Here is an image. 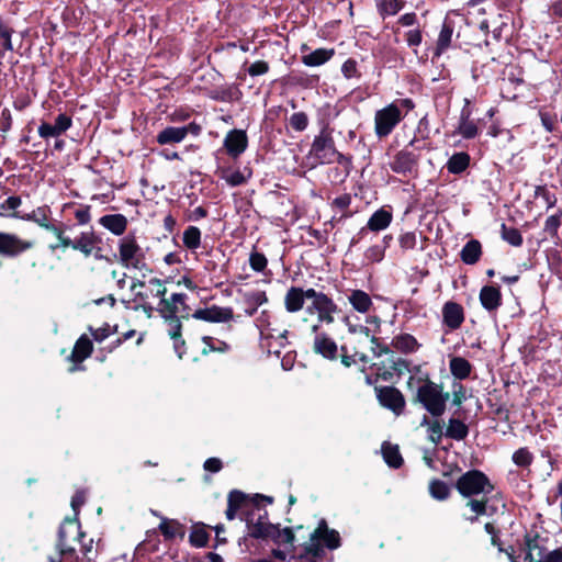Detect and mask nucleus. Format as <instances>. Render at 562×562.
<instances>
[{
	"mask_svg": "<svg viewBox=\"0 0 562 562\" xmlns=\"http://www.w3.org/2000/svg\"><path fill=\"white\" fill-rule=\"evenodd\" d=\"M403 0H379L376 9L382 18L395 15L404 8Z\"/></svg>",
	"mask_w": 562,
	"mask_h": 562,
	"instance_id": "obj_39",
	"label": "nucleus"
},
{
	"mask_svg": "<svg viewBox=\"0 0 562 562\" xmlns=\"http://www.w3.org/2000/svg\"><path fill=\"white\" fill-rule=\"evenodd\" d=\"M470 165V156L469 154L461 151L453 154L449 160L447 161V170L450 173L459 175L463 172Z\"/></svg>",
	"mask_w": 562,
	"mask_h": 562,
	"instance_id": "obj_36",
	"label": "nucleus"
},
{
	"mask_svg": "<svg viewBox=\"0 0 562 562\" xmlns=\"http://www.w3.org/2000/svg\"><path fill=\"white\" fill-rule=\"evenodd\" d=\"M456 488L464 498L486 496L494 491V484L480 470H470L456 481Z\"/></svg>",
	"mask_w": 562,
	"mask_h": 562,
	"instance_id": "obj_5",
	"label": "nucleus"
},
{
	"mask_svg": "<svg viewBox=\"0 0 562 562\" xmlns=\"http://www.w3.org/2000/svg\"><path fill=\"white\" fill-rule=\"evenodd\" d=\"M244 302L246 304V314L252 316L259 306L268 302V297L265 291H248L244 293Z\"/></svg>",
	"mask_w": 562,
	"mask_h": 562,
	"instance_id": "obj_27",
	"label": "nucleus"
},
{
	"mask_svg": "<svg viewBox=\"0 0 562 562\" xmlns=\"http://www.w3.org/2000/svg\"><path fill=\"white\" fill-rule=\"evenodd\" d=\"M535 196L541 198L546 202L547 209L553 207L558 201L555 194L550 192L546 186L536 187Z\"/></svg>",
	"mask_w": 562,
	"mask_h": 562,
	"instance_id": "obj_54",
	"label": "nucleus"
},
{
	"mask_svg": "<svg viewBox=\"0 0 562 562\" xmlns=\"http://www.w3.org/2000/svg\"><path fill=\"white\" fill-rule=\"evenodd\" d=\"M248 146V137L244 130H232L224 138V147L233 158H238Z\"/></svg>",
	"mask_w": 562,
	"mask_h": 562,
	"instance_id": "obj_18",
	"label": "nucleus"
},
{
	"mask_svg": "<svg viewBox=\"0 0 562 562\" xmlns=\"http://www.w3.org/2000/svg\"><path fill=\"white\" fill-rule=\"evenodd\" d=\"M393 220L392 213L380 209L375 211L368 220L367 226L362 227L358 235H364L367 231L380 232L386 229Z\"/></svg>",
	"mask_w": 562,
	"mask_h": 562,
	"instance_id": "obj_23",
	"label": "nucleus"
},
{
	"mask_svg": "<svg viewBox=\"0 0 562 562\" xmlns=\"http://www.w3.org/2000/svg\"><path fill=\"white\" fill-rule=\"evenodd\" d=\"M454 27L452 22L445 20L437 40L436 55H441L450 47Z\"/></svg>",
	"mask_w": 562,
	"mask_h": 562,
	"instance_id": "obj_30",
	"label": "nucleus"
},
{
	"mask_svg": "<svg viewBox=\"0 0 562 562\" xmlns=\"http://www.w3.org/2000/svg\"><path fill=\"white\" fill-rule=\"evenodd\" d=\"M405 38L409 47L419 46L423 40L422 32L419 29L409 30L406 32Z\"/></svg>",
	"mask_w": 562,
	"mask_h": 562,
	"instance_id": "obj_61",
	"label": "nucleus"
},
{
	"mask_svg": "<svg viewBox=\"0 0 562 562\" xmlns=\"http://www.w3.org/2000/svg\"><path fill=\"white\" fill-rule=\"evenodd\" d=\"M167 322V333L171 339L179 338L181 336V322L179 317H164Z\"/></svg>",
	"mask_w": 562,
	"mask_h": 562,
	"instance_id": "obj_57",
	"label": "nucleus"
},
{
	"mask_svg": "<svg viewBox=\"0 0 562 562\" xmlns=\"http://www.w3.org/2000/svg\"><path fill=\"white\" fill-rule=\"evenodd\" d=\"M480 302L486 311H496L502 304L499 289L493 285L483 286L480 291Z\"/></svg>",
	"mask_w": 562,
	"mask_h": 562,
	"instance_id": "obj_25",
	"label": "nucleus"
},
{
	"mask_svg": "<svg viewBox=\"0 0 562 562\" xmlns=\"http://www.w3.org/2000/svg\"><path fill=\"white\" fill-rule=\"evenodd\" d=\"M99 223L115 236H121L127 228V218L123 214H108L100 217Z\"/></svg>",
	"mask_w": 562,
	"mask_h": 562,
	"instance_id": "obj_24",
	"label": "nucleus"
},
{
	"mask_svg": "<svg viewBox=\"0 0 562 562\" xmlns=\"http://www.w3.org/2000/svg\"><path fill=\"white\" fill-rule=\"evenodd\" d=\"M450 394L443 391V386L429 379L423 381L416 389L414 403L422 405L432 417L443 415Z\"/></svg>",
	"mask_w": 562,
	"mask_h": 562,
	"instance_id": "obj_2",
	"label": "nucleus"
},
{
	"mask_svg": "<svg viewBox=\"0 0 562 562\" xmlns=\"http://www.w3.org/2000/svg\"><path fill=\"white\" fill-rule=\"evenodd\" d=\"M398 244L402 250L414 249L417 245V235L415 232H406L398 237Z\"/></svg>",
	"mask_w": 562,
	"mask_h": 562,
	"instance_id": "obj_56",
	"label": "nucleus"
},
{
	"mask_svg": "<svg viewBox=\"0 0 562 562\" xmlns=\"http://www.w3.org/2000/svg\"><path fill=\"white\" fill-rule=\"evenodd\" d=\"M418 160V155L404 148L393 156L389 166L393 172L407 177L417 171Z\"/></svg>",
	"mask_w": 562,
	"mask_h": 562,
	"instance_id": "obj_10",
	"label": "nucleus"
},
{
	"mask_svg": "<svg viewBox=\"0 0 562 562\" xmlns=\"http://www.w3.org/2000/svg\"><path fill=\"white\" fill-rule=\"evenodd\" d=\"M268 538H272L279 544H289L293 548L294 542V533L293 530L289 527L283 529H279L273 525L271 533L268 535Z\"/></svg>",
	"mask_w": 562,
	"mask_h": 562,
	"instance_id": "obj_42",
	"label": "nucleus"
},
{
	"mask_svg": "<svg viewBox=\"0 0 562 562\" xmlns=\"http://www.w3.org/2000/svg\"><path fill=\"white\" fill-rule=\"evenodd\" d=\"M385 256V246L375 244L364 251V259L370 263L381 262Z\"/></svg>",
	"mask_w": 562,
	"mask_h": 562,
	"instance_id": "obj_49",
	"label": "nucleus"
},
{
	"mask_svg": "<svg viewBox=\"0 0 562 562\" xmlns=\"http://www.w3.org/2000/svg\"><path fill=\"white\" fill-rule=\"evenodd\" d=\"M26 218L30 221H34L41 227L52 232L55 235V237L58 240V244L50 246L53 250L61 247L64 239L66 238L65 232L68 228L67 225H65L64 223H60L59 225L50 223L46 216L45 209L43 207H38L32 214L27 215Z\"/></svg>",
	"mask_w": 562,
	"mask_h": 562,
	"instance_id": "obj_13",
	"label": "nucleus"
},
{
	"mask_svg": "<svg viewBox=\"0 0 562 562\" xmlns=\"http://www.w3.org/2000/svg\"><path fill=\"white\" fill-rule=\"evenodd\" d=\"M449 369L454 378L463 380L471 374L472 366L462 357H453L449 362Z\"/></svg>",
	"mask_w": 562,
	"mask_h": 562,
	"instance_id": "obj_35",
	"label": "nucleus"
},
{
	"mask_svg": "<svg viewBox=\"0 0 562 562\" xmlns=\"http://www.w3.org/2000/svg\"><path fill=\"white\" fill-rule=\"evenodd\" d=\"M183 245L191 251L196 250L201 246V231L196 226H189L182 235Z\"/></svg>",
	"mask_w": 562,
	"mask_h": 562,
	"instance_id": "obj_40",
	"label": "nucleus"
},
{
	"mask_svg": "<svg viewBox=\"0 0 562 562\" xmlns=\"http://www.w3.org/2000/svg\"><path fill=\"white\" fill-rule=\"evenodd\" d=\"M469 434L468 426L460 419L450 418L445 436L453 440H463Z\"/></svg>",
	"mask_w": 562,
	"mask_h": 562,
	"instance_id": "obj_37",
	"label": "nucleus"
},
{
	"mask_svg": "<svg viewBox=\"0 0 562 562\" xmlns=\"http://www.w3.org/2000/svg\"><path fill=\"white\" fill-rule=\"evenodd\" d=\"M538 562H562V550L555 549L543 554Z\"/></svg>",
	"mask_w": 562,
	"mask_h": 562,
	"instance_id": "obj_64",
	"label": "nucleus"
},
{
	"mask_svg": "<svg viewBox=\"0 0 562 562\" xmlns=\"http://www.w3.org/2000/svg\"><path fill=\"white\" fill-rule=\"evenodd\" d=\"M382 454L384 461L392 468H400L403 463V459L397 446L384 442L382 445Z\"/></svg>",
	"mask_w": 562,
	"mask_h": 562,
	"instance_id": "obj_38",
	"label": "nucleus"
},
{
	"mask_svg": "<svg viewBox=\"0 0 562 562\" xmlns=\"http://www.w3.org/2000/svg\"><path fill=\"white\" fill-rule=\"evenodd\" d=\"M429 493L437 501H445L450 495L449 485L441 480H432L429 483Z\"/></svg>",
	"mask_w": 562,
	"mask_h": 562,
	"instance_id": "obj_46",
	"label": "nucleus"
},
{
	"mask_svg": "<svg viewBox=\"0 0 562 562\" xmlns=\"http://www.w3.org/2000/svg\"><path fill=\"white\" fill-rule=\"evenodd\" d=\"M81 543V562H94L95 553L93 554V539L90 538L87 541L85 540L86 536L77 537Z\"/></svg>",
	"mask_w": 562,
	"mask_h": 562,
	"instance_id": "obj_52",
	"label": "nucleus"
},
{
	"mask_svg": "<svg viewBox=\"0 0 562 562\" xmlns=\"http://www.w3.org/2000/svg\"><path fill=\"white\" fill-rule=\"evenodd\" d=\"M334 56V49L317 48L314 52L304 55L303 64L310 67H316L325 64Z\"/></svg>",
	"mask_w": 562,
	"mask_h": 562,
	"instance_id": "obj_34",
	"label": "nucleus"
},
{
	"mask_svg": "<svg viewBox=\"0 0 562 562\" xmlns=\"http://www.w3.org/2000/svg\"><path fill=\"white\" fill-rule=\"evenodd\" d=\"M452 403L453 405H461L463 401L465 400V389L460 383H454L452 386Z\"/></svg>",
	"mask_w": 562,
	"mask_h": 562,
	"instance_id": "obj_63",
	"label": "nucleus"
},
{
	"mask_svg": "<svg viewBox=\"0 0 562 562\" xmlns=\"http://www.w3.org/2000/svg\"><path fill=\"white\" fill-rule=\"evenodd\" d=\"M485 497L486 496H482V498H469L467 502V507H469L471 512L475 514V516L467 518L469 521L475 522L479 516L487 514V499Z\"/></svg>",
	"mask_w": 562,
	"mask_h": 562,
	"instance_id": "obj_45",
	"label": "nucleus"
},
{
	"mask_svg": "<svg viewBox=\"0 0 562 562\" xmlns=\"http://www.w3.org/2000/svg\"><path fill=\"white\" fill-rule=\"evenodd\" d=\"M92 352V342L87 336H81L75 344L70 359L74 362H82Z\"/></svg>",
	"mask_w": 562,
	"mask_h": 562,
	"instance_id": "obj_33",
	"label": "nucleus"
},
{
	"mask_svg": "<svg viewBox=\"0 0 562 562\" xmlns=\"http://www.w3.org/2000/svg\"><path fill=\"white\" fill-rule=\"evenodd\" d=\"M268 265L267 257L257 250H252L249 255V266L256 272H262Z\"/></svg>",
	"mask_w": 562,
	"mask_h": 562,
	"instance_id": "obj_50",
	"label": "nucleus"
},
{
	"mask_svg": "<svg viewBox=\"0 0 562 562\" xmlns=\"http://www.w3.org/2000/svg\"><path fill=\"white\" fill-rule=\"evenodd\" d=\"M311 155L318 164L340 162L342 155L335 148L334 139L326 130H323L313 140Z\"/></svg>",
	"mask_w": 562,
	"mask_h": 562,
	"instance_id": "obj_7",
	"label": "nucleus"
},
{
	"mask_svg": "<svg viewBox=\"0 0 562 562\" xmlns=\"http://www.w3.org/2000/svg\"><path fill=\"white\" fill-rule=\"evenodd\" d=\"M21 204H22L21 198L18 195H12V196H9L8 199H5L0 204V210L3 212L15 211L21 206Z\"/></svg>",
	"mask_w": 562,
	"mask_h": 562,
	"instance_id": "obj_60",
	"label": "nucleus"
},
{
	"mask_svg": "<svg viewBox=\"0 0 562 562\" xmlns=\"http://www.w3.org/2000/svg\"><path fill=\"white\" fill-rule=\"evenodd\" d=\"M513 462L518 467H529L532 463L533 456L527 448H519L513 454Z\"/></svg>",
	"mask_w": 562,
	"mask_h": 562,
	"instance_id": "obj_51",
	"label": "nucleus"
},
{
	"mask_svg": "<svg viewBox=\"0 0 562 562\" xmlns=\"http://www.w3.org/2000/svg\"><path fill=\"white\" fill-rule=\"evenodd\" d=\"M502 238L515 247L521 246L524 241L522 236L517 228L507 227L505 224H502Z\"/></svg>",
	"mask_w": 562,
	"mask_h": 562,
	"instance_id": "obj_47",
	"label": "nucleus"
},
{
	"mask_svg": "<svg viewBox=\"0 0 562 562\" xmlns=\"http://www.w3.org/2000/svg\"><path fill=\"white\" fill-rule=\"evenodd\" d=\"M161 521L158 526L159 531L166 539H172L181 532V524L175 519L160 517Z\"/></svg>",
	"mask_w": 562,
	"mask_h": 562,
	"instance_id": "obj_44",
	"label": "nucleus"
},
{
	"mask_svg": "<svg viewBox=\"0 0 562 562\" xmlns=\"http://www.w3.org/2000/svg\"><path fill=\"white\" fill-rule=\"evenodd\" d=\"M464 322L463 307L452 301H449L442 306V323L450 331L461 327Z\"/></svg>",
	"mask_w": 562,
	"mask_h": 562,
	"instance_id": "obj_19",
	"label": "nucleus"
},
{
	"mask_svg": "<svg viewBox=\"0 0 562 562\" xmlns=\"http://www.w3.org/2000/svg\"><path fill=\"white\" fill-rule=\"evenodd\" d=\"M31 241L23 240L14 234L0 232V255L15 257L32 248Z\"/></svg>",
	"mask_w": 562,
	"mask_h": 562,
	"instance_id": "obj_14",
	"label": "nucleus"
},
{
	"mask_svg": "<svg viewBox=\"0 0 562 562\" xmlns=\"http://www.w3.org/2000/svg\"><path fill=\"white\" fill-rule=\"evenodd\" d=\"M315 334L314 338V351L326 359L334 360L337 357V344L325 333Z\"/></svg>",
	"mask_w": 562,
	"mask_h": 562,
	"instance_id": "obj_22",
	"label": "nucleus"
},
{
	"mask_svg": "<svg viewBox=\"0 0 562 562\" xmlns=\"http://www.w3.org/2000/svg\"><path fill=\"white\" fill-rule=\"evenodd\" d=\"M227 509H226V518L228 520H233L237 512L240 513L241 519L245 520L247 509L250 505V501L247 499L246 495L239 491H232L228 495V502H227Z\"/></svg>",
	"mask_w": 562,
	"mask_h": 562,
	"instance_id": "obj_21",
	"label": "nucleus"
},
{
	"mask_svg": "<svg viewBox=\"0 0 562 562\" xmlns=\"http://www.w3.org/2000/svg\"><path fill=\"white\" fill-rule=\"evenodd\" d=\"M251 172L245 175L240 170H235L232 168H221L218 170V176L222 180H224L231 187H238L247 182L250 178Z\"/></svg>",
	"mask_w": 562,
	"mask_h": 562,
	"instance_id": "obj_31",
	"label": "nucleus"
},
{
	"mask_svg": "<svg viewBox=\"0 0 562 562\" xmlns=\"http://www.w3.org/2000/svg\"><path fill=\"white\" fill-rule=\"evenodd\" d=\"M482 256V245L477 239L469 240L460 251V258L465 265L476 263Z\"/></svg>",
	"mask_w": 562,
	"mask_h": 562,
	"instance_id": "obj_26",
	"label": "nucleus"
},
{
	"mask_svg": "<svg viewBox=\"0 0 562 562\" xmlns=\"http://www.w3.org/2000/svg\"><path fill=\"white\" fill-rule=\"evenodd\" d=\"M192 317L195 319L205 321L210 323H227L233 319L234 312L232 307L212 305L205 308L196 310L192 314Z\"/></svg>",
	"mask_w": 562,
	"mask_h": 562,
	"instance_id": "obj_15",
	"label": "nucleus"
},
{
	"mask_svg": "<svg viewBox=\"0 0 562 562\" xmlns=\"http://www.w3.org/2000/svg\"><path fill=\"white\" fill-rule=\"evenodd\" d=\"M472 109L470 108V100L464 99V105L460 112V119L456 128V134L465 139H472L479 134V126L474 120L471 119Z\"/></svg>",
	"mask_w": 562,
	"mask_h": 562,
	"instance_id": "obj_16",
	"label": "nucleus"
},
{
	"mask_svg": "<svg viewBox=\"0 0 562 562\" xmlns=\"http://www.w3.org/2000/svg\"><path fill=\"white\" fill-rule=\"evenodd\" d=\"M190 542L196 548H203L209 542V533L202 528H195L190 533Z\"/></svg>",
	"mask_w": 562,
	"mask_h": 562,
	"instance_id": "obj_55",
	"label": "nucleus"
},
{
	"mask_svg": "<svg viewBox=\"0 0 562 562\" xmlns=\"http://www.w3.org/2000/svg\"><path fill=\"white\" fill-rule=\"evenodd\" d=\"M562 223V211L558 214L551 215L546 220L543 232L552 238H558V232Z\"/></svg>",
	"mask_w": 562,
	"mask_h": 562,
	"instance_id": "obj_48",
	"label": "nucleus"
},
{
	"mask_svg": "<svg viewBox=\"0 0 562 562\" xmlns=\"http://www.w3.org/2000/svg\"><path fill=\"white\" fill-rule=\"evenodd\" d=\"M99 241L100 240L93 231H87L82 232L75 239L66 236L60 248H72L74 250L80 251L86 257H89L92 255L93 249L97 247Z\"/></svg>",
	"mask_w": 562,
	"mask_h": 562,
	"instance_id": "obj_12",
	"label": "nucleus"
},
{
	"mask_svg": "<svg viewBox=\"0 0 562 562\" xmlns=\"http://www.w3.org/2000/svg\"><path fill=\"white\" fill-rule=\"evenodd\" d=\"M270 67L269 64L265 60H257L252 63L248 69L247 72L251 77L262 76L269 71Z\"/></svg>",
	"mask_w": 562,
	"mask_h": 562,
	"instance_id": "obj_59",
	"label": "nucleus"
},
{
	"mask_svg": "<svg viewBox=\"0 0 562 562\" xmlns=\"http://www.w3.org/2000/svg\"><path fill=\"white\" fill-rule=\"evenodd\" d=\"M75 217L79 225H87L91 221L90 206L85 205L75 211Z\"/></svg>",
	"mask_w": 562,
	"mask_h": 562,
	"instance_id": "obj_62",
	"label": "nucleus"
},
{
	"mask_svg": "<svg viewBox=\"0 0 562 562\" xmlns=\"http://www.w3.org/2000/svg\"><path fill=\"white\" fill-rule=\"evenodd\" d=\"M351 306L359 313H368L373 303L370 295L362 290H352L348 296Z\"/></svg>",
	"mask_w": 562,
	"mask_h": 562,
	"instance_id": "obj_29",
	"label": "nucleus"
},
{
	"mask_svg": "<svg viewBox=\"0 0 562 562\" xmlns=\"http://www.w3.org/2000/svg\"><path fill=\"white\" fill-rule=\"evenodd\" d=\"M340 547V536L335 529H330L325 519L318 521L317 528L311 533L304 544V552L313 559H322L325 550H336Z\"/></svg>",
	"mask_w": 562,
	"mask_h": 562,
	"instance_id": "obj_3",
	"label": "nucleus"
},
{
	"mask_svg": "<svg viewBox=\"0 0 562 562\" xmlns=\"http://www.w3.org/2000/svg\"><path fill=\"white\" fill-rule=\"evenodd\" d=\"M148 289L153 296L165 299L167 292L164 282L157 278H153L148 281Z\"/></svg>",
	"mask_w": 562,
	"mask_h": 562,
	"instance_id": "obj_58",
	"label": "nucleus"
},
{
	"mask_svg": "<svg viewBox=\"0 0 562 562\" xmlns=\"http://www.w3.org/2000/svg\"><path fill=\"white\" fill-rule=\"evenodd\" d=\"M403 117L404 114L395 102L376 111L374 115V130L376 136L379 138L389 136Z\"/></svg>",
	"mask_w": 562,
	"mask_h": 562,
	"instance_id": "obj_9",
	"label": "nucleus"
},
{
	"mask_svg": "<svg viewBox=\"0 0 562 562\" xmlns=\"http://www.w3.org/2000/svg\"><path fill=\"white\" fill-rule=\"evenodd\" d=\"M305 300L311 301L306 314L317 315V323L312 326V333H317L323 324L330 325L335 322L338 305L326 293L313 288L291 286L284 295V308L288 313H297L303 308Z\"/></svg>",
	"mask_w": 562,
	"mask_h": 562,
	"instance_id": "obj_1",
	"label": "nucleus"
},
{
	"mask_svg": "<svg viewBox=\"0 0 562 562\" xmlns=\"http://www.w3.org/2000/svg\"><path fill=\"white\" fill-rule=\"evenodd\" d=\"M392 346L401 352L411 353L418 349L419 344L414 336L409 334H400L393 337Z\"/></svg>",
	"mask_w": 562,
	"mask_h": 562,
	"instance_id": "obj_32",
	"label": "nucleus"
},
{
	"mask_svg": "<svg viewBox=\"0 0 562 562\" xmlns=\"http://www.w3.org/2000/svg\"><path fill=\"white\" fill-rule=\"evenodd\" d=\"M289 123L294 131L302 132L308 125V117L304 112H295L291 115Z\"/></svg>",
	"mask_w": 562,
	"mask_h": 562,
	"instance_id": "obj_53",
	"label": "nucleus"
},
{
	"mask_svg": "<svg viewBox=\"0 0 562 562\" xmlns=\"http://www.w3.org/2000/svg\"><path fill=\"white\" fill-rule=\"evenodd\" d=\"M117 260L126 269L144 270L147 263V247H143L135 234L128 233L117 243Z\"/></svg>",
	"mask_w": 562,
	"mask_h": 562,
	"instance_id": "obj_4",
	"label": "nucleus"
},
{
	"mask_svg": "<svg viewBox=\"0 0 562 562\" xmlns=\"http://www.w3.org/2000/svg\"><path fill=\"white\" fill-rule=\"evenodd\" d=\"M187 294L173 293L169 299H161L159 312L162 317H187L189 307L186 303Z\"/></svg>",
	"mask_w": 562,
	"mask_h": 562,
	"instance_id": "obj_11",
	"label": "nucleus"
},
{
	"mask_svg": "<svg viewBox=\"0 0 562 562\" xmlns=\"http://www.w3.org/2000/svg\"><path fill=\"white\" fill-rule=\"evenodd\" d=\"M71 123V119L68 115L61 113L56 117L54 124H49L46 122L41 123L37 132L38 135L45 139L49 137H58L61 134H64L68 128H70Z\"/></svg>",
	"mask_w": 562,
	"mask_h": 562,
	"instance_id": "obj_20",
	"label": "nucleus"
},
{
	"mask_svg": "<svg viewBox=\"0 0 562 562\" xmlns=\"http://www.w3.org/2000/svg\"><path fill=\"white\" fill-rule=\"evenodd\" d=\"M245 521L249 536L257 539L268 538L273 527L267 519V510L252 502L247 509Z\"/></svg>",
	"mask_w": 562,
	"mask_h": 562,
	"instance_id": "obj_8",
	"label": "nucleus"
},
{
	"mask_svg": "<svg viewBox=\"0 0 562 562\" xmlns=\"http://www.w3.org/2000/svg\"><path fill=\"white\" fill-rule=\"evenodd\" d=\"M68 535L83 537L80 526L72 519H65L59 527L57 550L61 559L59 561L52 559L50 562H81L76 549L68 542Z\"/></svg>",
	"mask_w": 562,
	"mask_h": 562,
	"instance_id": "obj_6",
	"label": "nucleus"
},
{
	"mask_svg": "<svg viewBox=\"0 0 562 562\" xmlns=\"http://www.w3.org/2000/svg\"><path fill=\"white\" fill-rule=\"evenodd\" d=\"M13 29L10 27L3 19L0 16V57L3 56L4 52L12 50V34Z\"/></svg>",
	"mask_w": 562,
	"mask_h": 562,
	"instance_id": "obj_41",
	"label": "nucleus"
},
{
	"mask_svg": "<svg viewBox=\"0 0 562 562\" xmlns=\"http://www.w3.org/2000/svg\"><path fill=\"white\" fill-rule=\"evenodd\" d=\"M378 400L383 407L391 409L396 415H400L405 407L403 394L393 386L380 389Z\"/></svg>",
	"mask_w": 562,
	"mask_h": 562,
	"instance_id": "obj_17",
	"label": "nucleus"
},
{
	"mask_svg": "<svg viewBox=\"0 0 562 562\" xmlns=\"http://www.w3.org/2000/svg\"><path fill=\"white\" fill-rule=\"evenodd\" d=\"M422 426L428 427V439L438 445L443 436L442 426L439 420L435 419L432 422L429 420L427 416H424L420 423Z\"/></svg>",
	"mask_w": 562,
	"mask_h": 562,
	"instance_id": "obj_43",
	"label": "nucleus"
},
{
	"mask_svg": "<svg viewBox=\"0 0 562 562\" xmlns=\"http://www.w3.org/2000/svg\"><path fill=\"white\" fill-rule=\"evenodd\" d=\"M187 136L184 127L168 126L157 135V143L160 145L182 142Z\"/></svg>",
	"mask_w": 562,
	"mask_h": 562,
	"instance_id": "obj_28",
	"label": "nucleus"
}]
</instances>
